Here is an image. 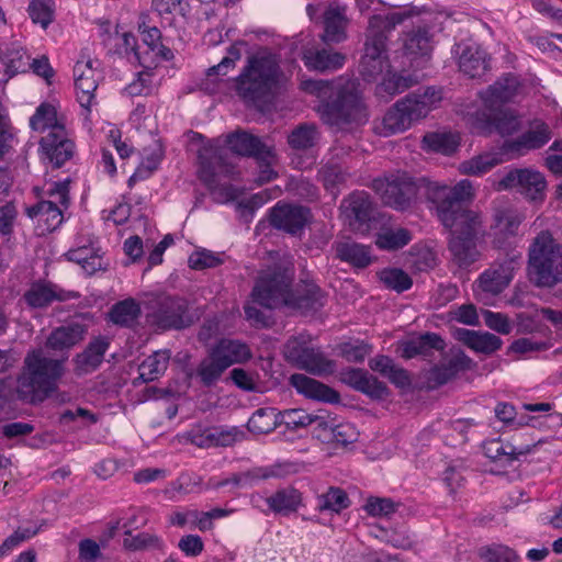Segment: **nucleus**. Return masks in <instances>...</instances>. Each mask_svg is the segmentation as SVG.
<instances>
[{
	"label": "nucleus",
	"instance_id": "2eb2a0df",
	"mask_svg": "<svg viewBox=\"0 0 562 562\" xmlns=\"http://www.w3.org/2000/svg\"><path fill=\"white\" fill-rule=\"evenodd\" d=\"M79 294L72 291H66L57 284L37 280L30 284L23 294V301L30 308L42 310L48 307L54 302H65L70 299H77Z\"/></svg>",
	"mask_w": 562,
	"mask_h": 562
},
{
	"label": "nucleus",
	"instance_id": "39448f33",
	"mask_svg": "<svg viewBox=\"0 0 562 562\" xmlns=\"http://www.w3.org/2000/svg\"><path fill=\"white\" fill-rule=\"evenodd\" d=\"M191 142L198 143V176L199 179L215 194L220 202L232 201L236 198V189L228 186H220L221 178H233L235 175V165L229 160V153L226 148L218 146L213 140H206L205 137L190 131Z\"/></svg>",
	"mask_w": 562,
	"mask_h": 562
},
{
	"label": "nucleus",
	"instance_id": "f03ea898",
	"mask_svg": "<svg viewBox=\"0 0 562 562\" xmlns=\"http://www.w3.org/2000/svg\"><path fill=\"white\" fill-rule=\"evenodd\" d=\"M302 89L324 100L318 112L329 126L351 131L368 122V111L355 80L342 77L335 80H305Z\"/></svg>",
	"mask_w": 562,
	"mask_h": 562
},
{
	"label": "nucleus",
	"instance_id": "58836bf2",
	"mask_svg": "<svg viewBox=\"0 0 562 562\" xmlns=\"http://www.w3.org/2000/svg\"><path fill=\"white\" fill-rule=\"evenodd\" d=\"M321 132L313 123H301L288 135V144L293 150H310L314 148L319 139Z\"/></svg>",
	"mask_w": 562,
	"mask_h": 562
},
{
	"label": "nucleus",
	"instance_id": "a211bd4d",
	"mask_svg": "<svg viewBox=\"0 0 562 562\" xmlns=\"http://www.w3.org/2000/svg\"><path fill=\"white\" fill-rule=\"evenodd\" d=\"M520 258L521 257L518 255H510L504 260L493 265L481 274L479 279L480 288L484 292L494 295L499 294L512 281Z\"/></svg>",
	"mask_w": 562,
	"mask_h": 562
},
{
	"label": "nucleus",
	"instance_id": "338daca9",
	"mask_svg": "<svg viewBox=\"0 0 562 562\" xmlns=\"http://www.w3.org/2000/svg\"><path fill=\"white\" fill-rule=\"evenodd\" d=\"M494 125L496 131L502 136H508L516 133L520 126L521 122L518 115L513 112L505 111L498 113L494 119Z\"/></svg>",
	"mask_w": 562,
	"mask_h": 562
},
{
	"label": "nucleus",
	"instance_id": "2f4dec72",
	"mask_svg": "<svg viewBox=\"0 0 562 562\" xmlns=\"http://www.w3.org/2000/svg\"><path fill=\"white\" fill-rule=\"evenodd\" d=\"M333 247L340 261L347 262L356 269H364L373 261L371 247L351 239L336 241Z\"/></svg>",
	"mask_w": 562,
	"mask_h": 562
},
{
	"label": "nucleus",
	"instance_id": "4be33fe9",
	"mask_svg": "<svg viewBox=\"0 0 562 562\" xmlns=\"http://www.w3.org/2000/svg\"><path fill=\"white\" fill-rule=\"evenodd\" d=\"M86 334V325L69 323L53 329L45 345L47 349L54 352H60L61 357L68 358L69 350L83 340Z\"/></svg>",
	"mask_w": 562,
	"mask_h": 562
},
{
	"label": "nucleus",
	"instance_id": "b1692460",
	"mask_svg": "<svg viewBox=\"0 0 562 562\" xmlns=\"http://www.w3.org/2000/svg\"><path fill=\"white\" fill-rule=\"evenodd\" d=\"M290 384L296 392L306 398L336 404L340 402V394L330 386L303 373L290 376Z\"/></svg>",
	"mask_w": 562,
	"mask_h": 562
},
{
	"label": "nucleus",
	"instance_id": "864d4df0",
	"mask_svg": "<svg viewBox=\"0 0 562 562\" xmlns=\"http://www.w3.org/2000/svg\"><path fill=\"white\" fill-rule=\"evenodd\" d=\"M318 176L324 187L333 193L339 186L345 184L349 178V173L340 165L331 161L321 168Z\"/></svg>",
	"mask_w": 562,
	"mask_h": 562
},
{
	"label": "nucleus",
	"instance_id": "49530a36",
	"mask_svg": "<svg viewBox=\"0 0 562 562\" xmlns=\"http://www.w3.org/2000/svg\"><path fill=\"white\" fill-rule=\"evenodd\" d=\"M30 125L34 131L55 133V128L65 127L58 120L57 111L54 105L49 103H42L30 119Z\"/></svg>",
	"mask_w": 562,
	"mask_h": 562
},
{
	"label": "nucleus",
	"instance_id": "aec40b11",
	"mask_svg": "<svg viewBox=\"0 0 562 562\" xmlns=\"http://www.w3.org/2000/svg\"><path fill=\"white\" fill-rule=\"evenodd\" d=\"M341 381L372 400L381 401L390 395V390L386 384L364 369L350 368L342 371Z\"/></svg>",
	"mask_w": 562,
	"mask_h": 562
},
{
	"label": "nucleus",
	"instance_id": "a18cd8bd",
	"mask_svg": "<svg viewBox=\"0 0 562 562\" xmlns=\"http://www.w3.org/2000/svg\"><path fill=\"white\" fill-rule=\"evenodd\" d=\"M280 425L279 412L272 407L258 408L247 423V428L256 435L269 434Z\"/></svg>",
	"mask_w": 562,
	"mask_h": 562
},
{
	"label": "nucleus",
	"instance_id": "4468645a",
	"mask_svg": "<svg viewBox=\"0 0 562 562\" xmlns=\"http://www.w3.org/2000/svg\"><path fill=\"white\" fill-rule=\"evenodd\" d=\"M311 211L308 207L278 202L269 214L270 224L290 235H300L305 225L310 222Z\"/></svg>",
	"mask_w": 562,
	"mask_h": 562
},
{
	"label": "nucleus",
	"instance_id": "774afa93",
	"mask_svg": "<svg viewBox=\"0 0 562 562\" xmlns=\"http://www.w3.org/2000/svg\"><path fill=\"white\" fill-rule=\"evenodd\" d=\"M18 217V210L12 202L0 206V234L8 240L13 234L14 223Z\"/></svg>",
	"mask_w": 562,
	"mask_h": 562
},
{
	"label": "nucleus",
	"instance_id": "5fc2aeb1",
	"mask_svg": "<svg viewBox=\"0 0 562 562\" xmlns=\"http://www.w3.org/2000/svg\"><path fill=\"white\" fill-rule=\"evenodd\" d=\"M336 417L331 416L327 411L319 409L313 413L312 425L313 436L324 443H330L333 429L336 423Z\"/></svg>",
	"mask_w": 562,
	"mask_h": 562
},
{
	"label": "nucleus",
	"instance_id": "69168bd1",
	"mask_svg": "<svg viewBox=\"0 0 562 562\" xmlns=\"http://www.w3.org/2000/svg\"><path fill=\"white\" fill-rule=\"evenodd\" d=\"M212 434L214 435L212 447H229L244 438V432L236 427H212Z\"/></svg>",
	"mask_w": 562,
	"mask_h": 562
},
{
	"label": "nucleus",
	"instance_id": "79ce46f5",
	"mask_svg": "<svg viewBox=\"0 0 562 562\" xmlns=\"http://www.w3.org/2000/svg\"><path fill=\"white\" fill-rule=\"evenodd\" d=\"M142 315L139 303L132 299H125L115 303L110 310L111 321L123 327L134 326Z\"/></svg>",
	"mask_w": 562,
	"mask_h": 562
},
{
	"label": "nucleus",
	"instance_id": "9d476101",
	"mask_svg": "<svg viewBox=\"0 0 562 562\" xmlns=\"http://www.w3.org/2000/svg\"><path fill=\"white\" fill-rule=\"evenodd\" d=\"M372 189L382 203L396 211H406L415 203L418 183L405 171H396L373 179Z\"/></svg>",
	"mask_w": 562,
	"mask_h": 562
},
{
	"label": "nucleus",
	"instance_id": "de8ad7c7",
	"mask_svg": "<svg viewBox=\"0 0 562 562\" xmlns=\"http://www.w3.org/2000/svg\"><path fill=\"white\" fill-rule=\"evenodd\" d=\"M476 555L483 562H521L520 557L513 548L497 542L481 546L476 550Z\"/></svg>",
	"mask_w": 562,
	"mask_h": 562
},
{
	"label": "nucleus",
	"instance_id": "473e14b6",
	"mask_svg": "<svg viewBox=\"0 0 562 562\" xmlns=\"http://www.w3.org/2000/svg\"><path fill=\"white\" fill-rule=\"evenodd\" d=\"M483 452L488 459L499 462L503 467H510L520 456L531 451L530 446L515 447L501 438H493L483 442Z\"/></svg>",
	"mask_w": 562,
	"mask_h": 562
},
{
	"label": "nucleus",
	"instance_id": "393cba45",
	"mask_svg": "<svg viewBox=\"0 0 562 562\" xmlns=\"http://www.w3.org/2000/svg\"><path fill=\"white\" fill-rule=\"evenodd\" d=\"M346 55L326 47H311L304 49L302 60L308 70L327 72L344 67Z\"/></svg>",
	"mask_w": 562,
	"mask_h": 562
},
{
	"label": "nucleus",
	"instance_id": "09e8293b",
	"mask_svg": "<svg viewBox=\"0 0 562 562\" xmlns=\"http://www.w3.org/2000/svg\"><path fill=\"white\" fill-rule=\"evenodd\" d=\"M350 499L347 493L340 488L330 486L326 493L317 496V509L319 512H334L340 513L342 509L348 508Z\"/></svg>",
	"mask_w": 562,
	"mask_h": 562
},
{
	"label": "nucleus",
	"instance_id": "6ab92c4d",
	"mask_svg": "<svg viewBox=\"0 0 562 562\" xmlns=\"http://www.w3.org/2000/svg\"><path fill=\"white\" fill-rule=\"evenodd\" d=\"M324 32L319 35L326 45L339 44L347 40L349 19L347 8L338 2L330 3L322 14Z\"/></svg>",
	"mask_w": 562,
	"mask_h": 562
},
{
	"label": "nucleus",
	"instance_id": "a878e982",
	"mask_svg": "<svg viewBox=\"0 0 562 562\" xmlns=\"http://www.w3.org/2000/svg\"><path fill=\"white\" fill-rule=\"evenodd\" d=\"M110 347L105 336L93 338L80 353L74 358L75 372L79 375L94 372L103 362L104 355Z\"/></svg>",
	"mask_w": 562,
	"mask_h": 562
},
{
	"label": "nucleus",
	"instance_id": "dca6fc26",
	"mask_svg": "<svg viewBox=\"0 0 562 562\" xmlns=\"http://www.w3.org/2000/svg\"><path fill=\"white\" fill-rule=\"evenodd\" d=\"M93 60H78L74 67L75 87L80 105L89 113L97 104L94 91L98 88L100 72L93 67Z\"/></svg>",
	"mask_w": 562,
	"mask_h": 562
},
{
	"label": "nucleus",
	"instance_id": "72a5a7b5",
	"mask_svg": "<svg viewBox=\"0 0 562 562\" xmlns=\"http://www.w3.org/2000/svg\"><path fill=\"white\" fill-rule=\"evenodd\" d=\"M226 143L229 149L246 157H256L265 159L270 156V149L260 140L259 137L247 132H236L227 136Z\"/></svg>",
	"mask_w": 562,
	"mask_h": 562
},
{
	"label": "nucleus",
	"instance_id": "cd10ccee",
	"mask_svg": "<svg viewBox=\"0 0 562 562\" xmlns=\"http://www.w3.org/2000/svg\"><path fill=\"white\" fill-rule=\"evenodd\" d=\"M453 336L474 352L486 356L496 352L503 346V340L488 331L457 328Z\"/></svg>",
	"mask_w": 562,
	"mask_h": 562
},
{
	"label": "nucleus",
	"instance_id": "8fccbe9b",
	"mask_svg": "<svg viewBox=\"0 0 562 562\" xmlns=\"http://www.w3.org/2000/svg\"><path fill=\"white\" fill-rule=\"evenodd\" d=\"M423 145L428 150L451 155L457 150L459 140L451 133H428L423 137Z\"/></svg>",
	"mask_w": 562,
	"mask_h": 562
},
{
	"label": "nucleus",
	"instance_id": "c85d7f7f",
	"mask_svg": "<svg viewBox=\"0 0 562 562\" xmlns=\"http://www.w3.org/2000/svg\"><path fill=\"white\" fill-rule=\"evenodd\" d=\"M445 348L446 342L439 334L427 331L403 341L401 344V356L405 359H413L417 356L428 358L432 356L434 350L443 351Z\"/></svg>",
	"mask_w": 562,
	"mask_h": 562
},
{
	"label": "nucleus",
	"instance_id": "13d9d810",
	"mask_svg": "<svg viewBox=\"0 0 562 562\" xmlns=\"http://www.w3.org/2000/svg\"><path fill=\"white\" fill-rule=\"evenodd\" d=\"M126 537L123 540V547L130 551H142L148 549H161V539L148 532H139L135 536L128 530L125 532Z\"/></svg>",
	"mask_w": 562,
	"mask_h": 562
},
{
	"label": "nucleus",
	"instance_id": "5701e85b",
	"mask_svg": "<svg viewBox=\"0 0 562 562\" xmlns=\"http://www.w3.org/2000/svg\"><path fill=\"white\" fill-rule=\"evenodd\" d=\"M520 82L517 76L506 74L487 89L480 92V97L486 108L496 110L513 100L517 94Z\"/></svg>",
	"mask_w": 562,
	"mask_h": 562
},
{
	"label": "nucleus",
	"instance_id": "f8f14e48",
	"mask_svg": "<svg viewBox=\"0 0 562 562\" xmlns=\"http://www.w3.org/2000/svg\"><path fill=\"white\" fill-rule=\"evenodd\" d=\"M151 319L161 330H181L192 326L198 315L192 312L187 299L167 295L156 300Z\"/></svg>",
	"mask_w": 562,
	"mask_h": 562
},
{
	"label": "nucleus",
	"instance_id": "c03bdc74",
	"mask_svg": "<svg viewBox=\"0 0 562 562\" xmlns=\"http://www.w3.org/2000/svg\"><path fill=\"white\" fill-rule=\"evenodd\" d=\"M412 240V233L404 227L382 228L375 237V245L387 251L402 249Z\"/></svg>",
	"mask_w": 562,
	"mask_h": 562
},
{
	"label": "nucleus",
	"instance_id": "c756f323",
	"mask_svg": "<svg viewBox=\"0 0 562 562\" xmlns=\"http://www.w3.org/2000/svg\"><path fill=\"white\" fill-rule=\"evenodd\" d=\"M459 69L470 78H481L490 69L487 53L476 44L458 45Z\"/></svg>",
	"mask_w": 562,
	"mask_h": 562
},
{
	"label": "nucleus",
	"instance_id": "7ed1b4c3",
	"mask_svg": "<svg viewBox=\"0 0 562 562\" xmlns=\"http://www.w3.org/2000/svg\"><path fill=\"white\" fill-rule=\"evenodd\" d=\"M294 271L291 267L278 266L273 270L261 276L251 296L255 303L267 307L276 308L281 304H293L302 313L316 312L324 306L325 295L319 286L308 284L306 288L293 295L291 284Z\"/></svg>",
	"mask_w": 562,
	"mask_h": 562
},
{
	"label": "nucleus",
	"instance_id": "f257e3e1",
	"mask_svg": "<svg viewBox=\"0 0 562 562\" xmlns=\"http://www.w3.org/2000/svg\"><path fill=\"white\" fill-rule=\"evenodd\" d=\"M422 182L427 201L435 206L440 223L450 231L451 259L460 268L469 267L480 257L477 240L483 231L480 215L464 206L474 195L472 182L463 179L453 187L428 179Z\"/></svg>",
	"mask_w": 562,
	"mask_h": 562
},
{
	"label": "nucleus",
	"instance_id": "423d86ee",
	"mask_svg": "<svg viewBox=\"0 0 562 562\" xmlns=\"http://www.w3.org/2000/svg\"><path fill=\"white\" fill-rule=\"evenodd\" d=\"M441 99V90L435 87H427L422 92L408 93L397 100L380 122L374 123L373 130L375 134L383 137L403 133L414 123L426 117Z\"/></svg>",
	"mask_w": 562,
	"mask_h": 562
},
{
	"label": "nucleus",
	"instance_id": "680f3d73",
	"mask_svg": "<svg viewBox=\"0 0 562 562\" xmlns=\"http://www.w3.org/2000/svg\"><path fill=\"white\" fill-rule=\"evenodd\" d=\"M38 532L37 527H19L0 544V559Z\"/></svg>",
	"mask_w": 562,
	"mask_h": 562
},
{
	"label": "nucleus",
	"instance_id": "4c0bfd02",
	"mask_svg": "<svg viewBox=\"0 0 562 562\" xmlns=\"http://www.w3.org/2000/svg\"><path fill=\"white\" fill-rule=\"evenodd\" d=\"M266 502L273 513L288 516L296 512L302 504V494L296 488L288 486L274 492Z\"/></svg>",
	"mask_w": 562,
	"mask_h": 562
},
{
	"label": "nucleus",
	"instance_id": "ddd939ff",
	"mask_svg": "<svg viewBox=\"0 0 562 562\" xmlns=\"http://www.w3.org/2000/svg\"><path fill=\"white\" fill-rule=\"evenodd\" d=\"M547 187L542 173L531 169H514L507 172L498 182V189H517L527 199L542 200Z\"/></svg>",
	"mask_w": 562,
	"mask_h": 562
},
{
	"label": "nucleus",
	"instance_id": "1a4fd4ad",
	"mask_svg": "<svg viewBox=\"0 0 562 562\" xmlns=\"http://www.w3.org/2000/svg\"><path fill=\"white\" fill-rule=\"evenodd\" d=\"M528 271L537 286L552 288L562 281V246L541 232L529 249Z\"/></svg>",
	"mask_w": 562,
	"mask_h": 562
},
{
	"label": "nucleus",
	"instance_id": "bb28decb",
	"mask_svg": "<svg viewBox=\"0 0 562 562\" xmlns=\"http://www.w3.org/2000/svg\"><path fill=\"white\" fill-rule=\"evenodd\" d=\"M473 360L462 350L456 352L447 362L434 366L429 372L427 380L431 386H441L452 380L459 372L470 370Z\"/></svg>",
	"mask_w": 562,
	"mask_h": 562
},
{
	"label": "nucleus",
	"instance_id": "20e7f679",
	"mask_svg": "<svg viewBox=\"0 0 562 562\" xmlns=\"http://www.w3.org/2000/svg\"><path fill=\"white\" fill-rule=\"evenodd\" d=\"M67 357L53 359L42 349H33L24 358L23 371L18 378V397L29 404L44 402L58 389L65 374Z\"/></svg>",
	"mask_w": 562,
	"mask_h": 562
},
{
	"label": "nucleus",
	"instance_id": "412c9836",
	"mask_svg": "<svg viewBox=\"0 0 562 562\" xmlns=\"http://www.w3.org/2000/svg\"><path fill=\"white\" fill-rule=\"evenodd\" d=\"M340 209L355 231L367 229L373 217V205L370 195L364 191L351 193L342 201Z\"/></svg>",
	"mask_w": 562,
	"mask_h": 562
},
{
	"label": "nucleus",
	"instance_id": "6e6d98bb",
	"mask_svg": "<svg viewBox=\"0 0 562 562\" xmlns=\"http://www.w3.org/2000/svg\"><path fill=\"white\" fill-rule=\"evenodd\" d=\"M521 223V217L518 213L512 210H497L494 215V228L496 233L504 237L516 235L518 227Z\"/></svg>",
	"mask_w": 562,
	"mask_h": 562
},
{
	"label": "nucleus",
	"instance_id": "e2e57ef3",
	"mask_svg": "<svg viewBox=\"0 0 562 562\" xmlns=\"http://www.w3.org/2000/svg\"><path fill=\"white\" fill-rule=\"evenodd\" d=\"M69 184L70 179L50 183L45 191L49 198L47 201H55L63 210H67L70 205Z\"/></svg>",
	"mask_w": 562,
	"mask_h": 562
},
{
	"label": "nucleus",
	"instance_id": "f704fd0d",
	"mask_svg": "<svg viewBox=\"0 0 562 562\" xmlns=\"http://www.w3.org/2000/svg\"><path fill=\"white\" fill-rule=\"evenodd\" d=\"M402 42L406 56L428 57L432 50V35L427 26H417L405 32Z\"/></svg>",
	"mask_w": 562,
	"mask_h": 562
},
{
	"label": "nucleus",
	"instance_id": "603ef678",
	"mask_svg": "<svg viewBox=\"0 0 562 562\" xmlns=\"http://www.w3.org/2000/svg\"><path fill=\"white\" fill-rule=\"evenodd\" d=\"M380 281L390 290H394L397 293L407 291L413 285L412 278L402 269L398 268H385L379 273Z\"/></svg>",
	"mask_w": 562,
	"mask_h": 562
},
{
	"label": "nucleus",
	"instance_id": "052dcab7",
	"mask_svg": "<svg viewBox=\"0 0 562 562\" xmlns=\"http://www.w3.org/2000/svg\"><path fill=\"white\" fill-rule=\"evenodd\" d=\"M313 414L304 409L293 408L279 412L280 425H285L289 429L305 428L312 425Z\"/></svg>",
	"mask_w": 562,
	"mask_h": 562
},
{
	"label": "nucleus",
	"instance_id": "7c9ffc66",
	"mask_svg": "<svg viewBox=\"0 0 562 562\" xmlns=\"http://www.w3.org/2000/svg\"><path fill=\"white\" fill-rule=\"evenodd\" d=\"M210 350L227 369L252 358L250 347L238 339L222 338Z\"/></svg>",
	"mask_w": 562,
	"mask_h": 562
},
{
	"label": "nucleus",
	"instance_id": "0e129e2a",
	"mask_svg": "<svg viewBox=\"0 0 562 562\" xmlns=\"http://www.w3.org/2000/svg\"><path fill=\"white\" fill-rule=\"evenodd\" d=\"M241 57L240 49L237 44H233L227 48V55L215 66L207 69L206 75L209 77L218 75L225 76L227 72L233 69L236 65V61Z\"/></svg>",
	"mask_w": 562,
	"mask_h": 562
},
{
	"label": "nucleus",
	"instance_id": "ea45409f",
	"mask_svg": "<svg viewBox=\"0 0 562 562\" xmlns=\"http://www.w3.org/2000/svg\"><path fill=\"white\" fill-rule=\"evenodd\" d=\"M0 58L5 66V72L10 77L25 72L30 68V56L24 48L16 43L0 48Z\"/></svg>",
	"mask_w": 562,
	"mask_h": 562
},
{
	"label": "nucleus",
	"instance_id": "4d7b16f0",
	"mask_svg": "<svg viewBox=\"0 0 562 562\" xmlns=\"http://www.w3.org/2000/svg\"><path fill=\"white\" fill-rule=\"evenodd\" d=\"M27 11L34 23L47 29L54 20L55 3L53 0H31Z\"/></svg>",
	"mask_w": 562,
	"mask_h": 562
},
{
	"label": "nucleus",
	"instance_id": "9b49d317",
	"mask_svg": "<svg viewBox=\"0 0 562 562\" xmlns=\"http://www.w3.org/2000/svg\"><path fill=\"white\" fill-rule=\"evenodd\" d=\"M283 353L285 359L297 369L315 375L333 373L336 367L335 362L327 359L319 349L312 347L303 335L288 339Z\"/></svg>",
	"mask_w": 562,
	"mask_h": 562
},
{
	"label": "nucleus",
	"instance_id": "f3484780",
	"mask_svg": "<svg viewBox=\"0 0 562 562\" xmlns=\"http://www.w3.org/2000/svg\"><path fill=\"white\" fill-rule=\"evenodd\" d=\"M55 133H47L40 142L41 149L54 168H60L70 160L75 154V143L68 137L65 127L55 128Z\"/></svg>",
	"mask_w": 562,
	"mask_h": 562
},
{
	"label": "nucleus",
	"instance_id": "0eeeda50",
	"mask_svg": "<svg viewBox=\"0 0 562 562\" xmlns=\"http://www.w3.org/2000/svg\"><path fill=\"white\" fill-rule=\"evenodd\" d=\"M403 16L401 13L385 16L374 14L369 19L364 54L359 65V72L366 81H374L384 71H389L391 65L386 50V34L402 23Z\"/></svg>",
	"mask_w": 562,
	"mask_h": 562
},
{
	"label": "nucleus",
	"instance_id": "c9c22d12",
	"mask_svg": "<svg viewBox=\"0 0 562 562\" xmlns=\"http://www.w3.org/2000/svg\"><path fill=\"white\" fill-rule=\"evenodd\" d=\"M64 211L55 201L41 200L26 209V215L37 224H44L43 231L53 232L61 225Z\"/></svg>",
	"mask_w": 562,
	"mask_h": 562
},
{
	"label": "nucleus",
	"instance_id": "3c124183",
	"mask_svg": "<svg viewBox=\"0 0 562 562\" xmlns=\"http://www.w3.org/2000/svg\"><path fill=\"white\" fill-rule=\"evenodd\" d=\"M273 470L267 468H255L246 472L233 474L229 479H226L217 484V487L233 484L239 487L254 486L260 480L269 479L274 476Z\"/></svg>",
	"mask_w": 562,
	"mask_h": 562
},
{
	"label": "nucleus",
	"instance_id": "e433bc0d",
	"mask_svg": "<svg viewBox=\"0 0 562 562\" xmlns=\"http://www.w3.org/2000/svg\"><path fill=\"white\" fill-rule=\"evenodd\" d=\"M551 138V132L548 124L536 122L532 128L521 134L518 138L507 140L505 148L510 151H521L522 149H538L546 145Z\"/></svg>",
	"mask_w": 562,
	"mask_h": 562
},
{
	"label": "nucleus",
	"instance_id": "a19ab883",
	"mask_svg": "<svg viewBox=\"0 0 562 562\" xmlns=\"http://www.w3.org/2000/svg\"><path fill=\"white\" fill-rule=\"evenodd\" d=\"M227 368L225 364H223L210 350L207 356L198 364L194 375L204 387H212L221 380Z\"/></svg>",
	"mask_w": 562,
	"mask_h": 562
},
{
	"label": "nucleus",
	"instance_id": "37998d69",
	"mask_svg": "<svg viewBox=\"0 0 562 562\" xmlns=\"http://www.w3.org/2000/svg\"><path fill=\"white\" fill-rule=\"evenodd\" d=\"M170 351L158 350L148 356L139 366V379L144 382L157 380L168 368Z\"/></svg>",
	"mask_w": 562,
	"mask_h": 562
},
{
	"label": "nucleus",
	"instance_id": "6e6552de",
	"mask_svg": "<svg viewBox=\"0 0 562 562\" xmlns=\"http://www.w3.org/2000/svg\"><path fill=\"white\" fill-rule=\"evenodd\" d=\"M279 65L271 56H250L236 78L237 94L245 103L261 108L270 99L277 85Z\"/></svg>",
	"mask_w": 562,
	"mask_h": 562
},
{
	"label": "nucleus",
	"instance_id": "bf43d9fd",
	"mask_svg": "<svg viewBox=\"0 0 562 562\" xmlns=\"http://www.w3.org/2000/svg\"><path fill=\"white\" fill-rule=\"evenodd\" d=\"M499 162L494 155L485 154L465 160L460 165V171L464 175L481 176L490 171Z\"/></svg>",
	"mask_w": 562,
	"mask_h": 562
}]
</instances>
